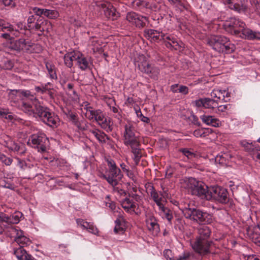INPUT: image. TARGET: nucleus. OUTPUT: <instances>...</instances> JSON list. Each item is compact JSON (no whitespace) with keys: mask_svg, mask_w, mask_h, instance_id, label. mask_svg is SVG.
<instances>
[{"mask_svg":"<svg viewBox=\"0 0 260 260\" xmlns=\"http://www.w3.org/2000/svg\"><path fill=\"white\" fill-rule=\"evenodd\" d=\"M110 123V119L106 118L103 121L100 122L99 125L102 128L105 129L107 132H110L112 129Z\"/></svg>","mask_w":260,"mask_h":260,"instance_id":"43","label":"nucleus"},{"mask_svg":"<svg viewBox=\"0 0 260 260\" xmlns=\"http://www.w3.org/2000/svg\"><path fill=\"white\" fill-rule=\"evenodd\" d=\"M125 231V223L122 218L119 217L115 221V226L114 232L116 234H121L124 233Z\"/></svg>","mask_w":260,"mask_h":260,"instance_id":"32","label":"nucleus"},{"mask_svg":"<svg viewBox=\"0 0 260 260\" xmlns=\"http://www.w3.org/2000/svg\"><path fill=\"white\" fill-rule=\"evenodd\" d=\"M180 151L189 159H191L195 157L194 153L187 149H182Z\"/></svg>","mask_w":260,"mask_h":260,"instance_id":"48","label":"nucleus"},{"mask_svg":"<svg viewBox=\"0 0 260 260\" xmlns=\"http://www.w3.org/2000/svg\"><path fill=\"white\" fill-rule=\"evenodd\" d=\"M145 188L148 194L151 196L156 205L158 206H160L162 204L161 203L162 194L160 192L156 191L151 183H146L145 184Z\"/></svg>","mask_w":260,"mask_h":260,"instance_id":"17","label":"nucleus"},{"mask_svg":"<svg viewBox=\"0 0 260 260\" xmlns=\"http://www.w3.org/2000/svg\"><path fill=\"white\" fill-rule=\"evenodd\" d=\"M229 96V92L225 89H214L212 91V105L218 103V101H226L225 98Z\"/></svg>","mask_w":260,"mask_h":260,"instance_id":"21","label":"nucleus"},{"mask_svg":"<svg viewBox=\"0 0 260 260\" xmlns=\"http://www.w3.org/2000/svg\"><path fill=\"white\" fill-rule=\"evenodd\" d=\"M3 2L6 6L12 7L15 5V0H3Z\"/></svg>","mask_w":260,"mask_h":260,"instance_id":"56","label":"nucleus"},{"mask_svg":"<svg viewBox=\"0 0 260 260\" xmlns=\"http://www.w3.org/2000/svg\"><path fill=\"white\" fill-rule=\"evenodd\" d=\"M121 205L126 212L131 214L135 212V209L137 208V206L136 203L128 198H125L124 200H122Z\"/></svg>","mask_w":260,"mask_h":260,"instance_id":"25","label":"nucleus"},{"mask_svg":"<svg viewBox=\"0 0 260 260\" xmlns=\"http://www.w3.org/2000/svg\"><path fill=\"white\" fill-rule=\"evenodd\" d=\"M200 237L191 243L193 250L201 255L209 253L211 239L210 237V230L207 226H204L200 232Z\"/></svg>","mask_w":260,"mask_h":260,"instance_id":"2","label":"nucleus"},{"mask_svg":"<svg viewBox=\"0 0 260 260\" xmlns=\"http://www.w3.org/2000/svg\"><path fill=\"white\" fill-rule=\"evenodd\" d=\"M159 207V213L163 218L167 219L168 221L171 223L173 218V216L171 210L164 207L163 204L161 205Z\"/></svg>","mask_w":260,"mask_h":260,"instance_id":"30","label":"nucleus"},{"mask_svg":"<svg viewBox=\"0 0 260 260\" xmlns=\"http://www.w3.org/2000/svg\"><path fill=\"white\" fill-rule=\"evenodd\" d=\"M138 145L137 146H134L133 148H132L133 153L135 155V161L137 163L141 157V154H140V150L138 148Z\"/></svg>","mask_w":260,"mask_h":260,"instance_id":"46","label":"nucleus"},{"mask_svg":"<svg viewBox=\"0 0 260 260\" xmlns=\"http://www.w3.org/2000/svg\"><path fill=\"white\" fill-rule=\"evenodd\" d=\"M0 28L3 31H5V30H7L8 31L11 32L15 36H17V34L18 33L17 31H14L13 28V26L11 25L10 23L5 22L4 20L0 19Z\"/></svg>","mask_w":260,"mask_h":260,"instance_id":"33","label":"nucleus"},{"mask_svg":"<svg viewBox=\"0 0 260 260\" xmlns=\"http://www.w3.org/2000/svg\"><path fill=\"white\" fill-rule=\"evenodd\" d=\"M0 186L10 189H13V185L7 182L6 179H0Z\"/></svg>","mask_w":260,"mask_h":260,"instance_id":"50","label":"nucleus"},{"mask_svg":"<svg viewBox=\"0 0 260 260\" xmlns=\"http://www.w3.org/2000/svg\"><path fill=\"white\" fill-rule=\"evenodd\" d=\"M186 185L188 191L192 195L202 198L206 197L208 187L204 183L198 181L195 178H190L186 182Z\"/></svg>","mask_w":260,"mask_h":260,"instance_id":"6","label":"nucleus"},{"mask_svg":"<svg viewBox=\"0 0 260 260\" xmlns=\"http://www.w3.org/2000/svg\"><path fill=\"white\" fill-rule=\"evenodd\" d=\"M32 46V43L28 41H26L24 39L11 41L10 45V47L12 49L17 51L23 50L28 52L32 51L31 48Z\"/></svg>","mask_w":260,"mask_h":260,"instance_id":"13","label":"nucleus"},{"mask_svg":"<svg viewBox=\"0 0 260 260\" xmlns=\"http://www.w3.org/2000/svg\"><path fill=\"white\" fill-rule=\"evenodd\" d=\"M236 36L248 40L260 39V32L253 31L245 26L242 27L240 30H235Z\"/></svg>","mask_w":260,"mask_h":260,"instance_id":"14","label":"nucleus"},{"mask_svg":"<svg viewBox=\"0 0 260 260\" xmlns=\"http://www.w3.org/2000/svg\"><path fill=\"white\" fill-rule=\"evenodd\" d=\"M106 206L108 207L112 211H114L116 209L115 204L113 202H106Z\"/></svg>","mask_w":260,"mask_h":260,"instance_id":"59","label":"nucleus"},{"mask_svg":"<svg viewBox=\"0 0 260 260\" xmlns=\"http://www.w3.org/2000/svg\"><path fill=\"white\" fill-rule=\"evenodd\" d=\"M101 6L105 16L108 18L114 20L119 16L118 13L116 12L115 9L110 3L104 2L101 4Z\"/></svg>","mask_w":260,"mask_h":260,"instance_id":"19","label":"nucleus"},{"mask_svg":"<svg viewBox=\"0 0 260 260\" xmlns=\"http://www.w3.org/2000/svg\"><path fill=\"white\" fill-rule=\"evenodd\" d=\"M246 260H260V256L257 255H249L247 256Z\"/></svg>","mask_w":260,"mask_h":260,"instance_id":"60","label":"nucleus"},{"mask_svg":"<svg viewBox=\"0 0 260 260\" xmlns=\"http://www.w3.org/2000/svg\"><path fill=\"white\" fill-rule=\"evenodd\" d=\"M126 19L132 24L138 27H142L145 22L147 20L146 17L139 15L134 12L128 13L126 15Z\"/></svg>","mask_w":260,"mask_h":260,"instance_id":"18","label":"nucleus"},{"mask_svg":"<svg viewBox=\"0 0 260 260\" xmlns=\"http://www.w3.org/2000/svg\"><path fill=\"white\" fill-rule=\"evenodd\" d=\"M223 26L227 31L236 36L235 30H240L242 27L245 26V24L238 18L231 17L224 20Z\"/></svg>","mask_w":260,"mask_h":260,"instance_id":"11","label":"nucleus"},{"mask_svg":"<svg viewBox=\"0 0 260 260\" xmlns=\"http://www.w3.org/2000/svg\"><path fill=\"white\" fill-rule=\"evenodd\" d=\"M182 212L186 218L204 223L208 222L206 220L207 213L194 208L185 207L182 210Z\"/></svg>","mask_w":260,"mask_h":260,"instance_id":"8","label":"nucleus"},{"mask_svg":"<svg viewBox=\"0 0 260 260\" xmlns=\"http://www.w3.org/2000/svg\"><path fill=\"white\" fill-rule=\"evenodd\" d=\"M91 133L101 143H106L109 140V137L103 132L98 129H91Z\"/></svg>","mask_w":260,"mask_h":260,"instance_id":"27","label":"nucleus"},{"mask_svg":"<svg viewBox=\"0 0 260 260\" xmlns=\"http://www.w3.org/2000/svg\"><path fill=\"white\" fill-rule=\"evenodd\" d=\"M251 4L257 13L260 14V0H251Z\"/></svg>","mask_w":260,"mask_h":260,"instance_id":"49","label":"nucleus"},{"mask_svg":"<svg viewBox=\"0 0 260 260\" xmlns=\"http://www.w3.org/2000/svg\"><path fill=\"white\" fill-rule=\"evenodd\" d=\"M22 217V213L19 211H16L10 216V223L16 224L18 223L20 218Z\"/></svg>","mask_w":260,"mask_h":260,"instance_id":"39","label":"nucleus"},{"mask_svg":"<svg viewBox=\"0 0 260 260\" xmlns=\"http://www.w3.org/2000/svg\"><path fill=\"white\" fill-rule=\"evenodd\" d=\"M76 61L78 67L82 71L89 69L92 64L90 57L86 56L79 51H78L76 55Z\"/></svg>","mask_w":260,"mask_h":260,"instance_id":"16","label":"nucleus"},{"mask_svg":"<svg viewBox=\"0 0 260 260\" xmlns=\"http://www.w3.org/2000/svg\"><path fill=\"white\" fill-rule=\"evenodd\" d=\"M188 92V87L185 86L181 85L179 86L178 92L182 93L184 94H186Z\"/></svg>","mask_w":260,"mask_h":260,"instance_id":"57","label":"nucleus"},{"mask_svg":"<svg viewBox=\"0 0 260 260\" xmlns=\"http://www.w3.org/2000/svg\"><path fill=\"white\" fill-rule=\"evenodd\" d=\"M125 172L127 173V176L135 182L137 181V176L134 174V173L131 171H129L127 169H125Z\"/></svg>","mask_w":260,"mask_h":260,"instance_id":"53","label":"nucleus"},{"mask_svg":"<svg viewBox=\"0 0 260 260\" xmlns=\"http://www.w3.org/2000/svg\"><path fill=\"white\" fill-rule=\"evenodd\" d=\"M78 51H74L66 53L64 56V62L66 66L71 68L73 65V61L76 60V55Z\"/></svg>","mask_w":260,"mask_h":260,"instance_id":"28","label":"nucleus"},{"mask_svg":"<svg viewBox=\"0 0 260 260\" xmlns=\"http://www.w3.org/2000/svg\"><path fill=\"white\" fill-rule=\"evenodd\" d=\"M21 94L23 96L21 100L20 108L29 115L37 114L42 120L51 127H57L59 119L58 116L50 112L48 110L41 106L40 102L30 91L12 90L9 94V98L15 102L18 100L17 96Z\"/></svg>","mask_w":260,"mask_h":260,"instance_id":"1","label":"nucleus"},{"mask_svg":"<svg viewBox=\"0 0 260 260\" xmlns=\"http://www.w3.org/2000/svg\"><path fill=\"white\" fill-rule=\"evenodd\" d=\"M228 7L239 13H244L247 10V2L245 0H224Z\"/></svg>","mask_w":260,"mask_h":260,"instance_id":"12","label":"nucleus"},{"mask_svg":"<svg viewBox=\"0 0 260 260\" xmlns=\"http://www.w3.org/2000/svg\"><path fill=\"white\" fill-rule=\"evenodd\" d=\"M89 46L91 47V50L94 53L102 52V47L96 38H93L90 40Z\"/></svg>","mask_w":260,"mask_h":260,"instance_id":"34","label":"nucleus"},{"mask_svg":"<svg viewBox=\"0 0 260 260\" xmlns=\"http://www.w3.org/2000/svg\"><path fill=\"white\" fill-rule=\"evenodd\" d=\"M46 69L48 71V74L50 77V78L52 79H55L57 78V75L56 73V70L55 66L49 62H47L46 63Z\"/></svg>","mask_w":260,"mask_h":260,"instance_id":"37","label":"nucleus"},{"mask_svg":"<svg viewBox=\"0 0 260 260\" xmlns=\"http://www.w3.org/2000/svg\"><path fill=\"white\" fill-rule=\"evenodd\" d=\"M81 109L83 112L85 113V116L89 120H93L96 116V110H94L89 106L87 102L84 103L81 106Z\"/></svg>","mask_w":260,"mask_h":260,"instance_id":"24","label":"nucleus"},{"mask_svg":"<svg viewBox=\"0 0 260 260\" xmlns=\"http://www.w3.org/2000/svg\"><path fill=\"white\" fill-rule=\"evenodd\" d=\"M5 146L11 150L19 151L20 149V146L10 138H8V140L5 141Z\"/></svg>","mask_w":260,"mask_h":260,"instance_id":"35","label":"nucleus"},{"mask_svg":"<svg viewBox=\"0 0 260 260\" xmlns=\"http://www.w3.org/2000/svg\"><path fill=\"white\" fill-rule=\"evenodd\" d=\"M32 10L37 15H44L45 9H40L37 7H34Z\"/></svg>","mask_w":260,"mask_h":260,"instance_id":"54","label":"nucleus"},{"mask_svg":"<svg viewBox=\"0 0 260 260\" xmlns=\"http://www.w3.org/2000/svg\"><path fill=\"white\" fill-rule=\"evenodd\" d=\"M146 223L147 228L149 231H151L155 233L159 232V225L153 216L150 215L148 216L146 220Z\"/></svg>","mask_w":260,"mask_h":260,"instance_id":"26","label":"nucleus"},{"mask_svg":"<svg viewBox=\"0 0 260 260\" xmlns=\"http://www.w3.org/2000/svg\"><path fill=\"white\" fill-rule=\"evenodd\" d=\"M201 118L203 122L207 125H210L211 124V117L210 116L202 115Z\"/></svg>","mask_w":260,"mask_h":260,"instance_id":"52","label":"nucleus"},{"mask_svg":"<svg viewBox=\"0 0 260 260\" xmlns=\"http://www.w3.org/2000/svg\"><path fill=\"white\" fill-rule=\"evenodd\" d=\"M136 62L139 69L142 72L149 75L151 78H157L159 70L149 63L148 57L143 54L139 55Z\"/></svg>","mask_w":260,"mask_h":260,"instance_id":"5","label":"nucleus"},{"mask_svg":"<svg viewBox=\"0 0 260 260\" xmlns=\"http://www.w3.org/2000/svg\"><path fill=\"white\" fill-rule=\"evenodd\" d=\"M221 125V123L218 119L212 118V126L219 127Z\"/></svg>","mask_w":260,"mask_h":260,"instance_id":"61","label":"nucleus"},{"mask_svg":"<svg viewBox=\"0 0 260 260\" xmlns=\"http://www.w3.org/2000/svg\"><path fill=\"white\" fill-rule=\"evenodd\" d=\"M215 162L219 164H223L224 162V157L222 155H217L215 157Z\"/></svg>","mask_w":260,"mask_h":260,"instance_id":"58","label":"nucleus"},{"mask_svg":"<svg viewBox=\"0 0 260 260\" xmlns=\"http://www.w3.org/2000/svg\"><path fill=\"white\" fill-rule=\"evenodd\" d=\"M145 36L151 41H157L159 40L161 34L154 29H146L144 31Z\"/></svg>","mask_w":260,"mask_h":260,"instance_id":"29","label":"nucleus"},{"mask_svg":"<svg viewBox=\"0 0 260 260\" xmlns=\"http://www.w3.org/2000/svg\"><path fill=\"white\" fill-rule=\"evenodd\" d=\"M9 232L10 236L14 238L15 241L20 246L23 247L30 244L31 242L29 239L18 227H12L9 229Z\"/></svg>","mask_w":260,"mask_h":260,"instance_id":"10","label":"nucleus"},{"mask_svg":"<svg viewBox=\"0 0 260 260\" xmlns=\"http://www.w3.org/2000/svg\"><path fill=\"white\" fill-rule=\"evenodd\" d=\"M96 116L94 119L99 124L100 122L103 121L106 117L104 116L103 112L100 110H96Z\"/></svg>","mask_w":260,"mask_h":260,"instance_id":"45","label":"nucleus"},{"mask_svg":"<svg viewBox=\"0 0 260 260\" xmlns=\"http://www.w3.org/2000/svg\"><path fill=\"white\" fill-rule=\"evenodd\" d=\"M123 137L124 144L129 145L131 148L139 145V142L134 134V128L131 123H127L125 125Z\"/></svg>","mask_w":260,"mask_h":260,"instance_id":"9","label":"nucleus"},{"mask_svg":"<svg viewBox=\"0 0 260 260\" xmlns=\"http://www.w3.org/2000/svg\"><path fill=\"white\" fill-rule=\"evenodd\" d=\"M13 253L18 260H34V257L28 254L23 247L14 249Z\"/></svg>","mask_w":260,"mask_h":260,"instance_id":"23","label":"nucleus"},{"mask_svg":"<svg viewBox=\"0 0 260 260\" xmlns=\"http://www.w3.org/2000/svg\"><path fill=\"white\" fill-rule=\"evenodd\" d=\"M69 117L73 121V122L76 123V116L73 113H69Z\"/></svg>","mask_w":260,"mask_h":260,"instance_id":"63","label":"nucleus"},{"mask_svg":"<svg viewBox=\"0 0 260 260\" xmlns=\"http://www.w3.org/2000/svg\"><path fill=\"white\" fill-rule=\"evenodd\" d=\"M107 162L109 170L107 172V174L105 175L104 177L109 184L113 186H115L118 184V182L121 179L123 175L113 159H108Z\"/></svg>","mask_w":260,"mask_h":260,"instance_id":"3","label":"nucleus"},{"mask_svg":"<svg viewBox=\"0 0 260 260\" xmlns=\"http://www.w3.org/2000/svg\"><path fill=\"white\" fill-rule=\"evenodd\" d=\"M192 104L197 108H210L211 106V101L207 98L201 99L193 102Z\"/></svg>","mask_w":260,"mask_h":260,"instance_id":"31","label":"nucleus"},{"mask_svg":"<svg viewBox=\"0 0 260 260\" xmlns=\"http://www.w3.org/2000/svg\"><path fill=\"white\" fill-rule=\"evenodd\" d=\"M227 190L223 187L219 186L212 187V199L221 203L227 202Z\"/></svg>","mask_w":260,"mask_h":260,"instance_id":"15","label":"nucleus"},{"mask_svg":"<svg viewBox=\"0 0 260 260\" xmlns=\"http://www.w3.org/2000/svg\"><path fill=\"white\" fill-rule=\"evenodd\" d=\"M41 28H42V31L49 32L52 30V25L50 21L45 20L42 22L41 26H40L39 29H41Z\"/></svg>","mask_w":260,"mask_h":260,"instance_id":"44","label":"nucleus"},{"mask_svg":"<svg viewBox=\"0 0 260 260\" xmlns=\"http://www.w3.org/2000/svg\"><path fill=\"white\" fill-rule=\"evenodd\" d=\"M212 48L218 52L230 53L234 51L235 47L225 37L212 36Z\"/></svg>","mask_w":260,"mask_h":260,"instance_id":"4","label":"nucleus"},{"mask_svg":"<svg viewBox=\"0 0 260 260\" xmlns=\"http://www.w3.org/2000/svg\"><path fill=\"white\" fill-rule=\"evenodd\" d=\"M179 87V85L175 84L171 86V89L173 92H178Z\"/></svg>","mask_w":260,"mask_h":260,"instance_id":"62","label":"nucleus"},{"mask_svg":"<svg viewBox=\"0 0 260 260\" xmlns=\"http://www.w3.org/2000/svg\"><path fill=\"white\" fill-rule=\"evenodd\" d=\"M44 15L50 19H56L59 16V13L55 10L45 9Z\"/></svg>","mask_w":260,"mask_h":260,"instance_id":"41","label":"nucleus"},{"mask_svg":"<svg viewBox=\"0 0 260 260\" xmlns=\"http://www.w3.org/2000/svg\"><path fill=\"white\" fill-rule=\"evenodd\" d=\"M3 163L7 166L10 165L12 162V159L10 157H7L3 155L1 157Z\"/></svg>","mask_w":260,"mask_h":260,"instance_id":"55","label":"nucleus"},{"mask_svg":"<svg viewBox=\"0 0 260 260\" xmlns=\"http://www.w3.org/2000/svg\"><path fill=\"white\" fill-rule=\"evenodd\" d=\"M252 238L254 242L260 246V228L259 226L254 229Z\"/></svg>","mask_w":260,"mask_h":260,"instance_id":"42","label":"nucleus"},{"mask_svg":"<svg viewBox=\"0 0 260 260\" xmlns=\"http://www.w3.org/2000/svg\"><path fill=\"white\" fill-rule=\"evenodd\" d=\"M27 144L32 145L37 147L39 151L45 152L49 144V141L45 134L42 132H39L37 134L32 135L29 138Z\"/></svg>","mask_w":260,"mask_h":260,"instance_id":"7","label":"nucleus"},{"mask_svg":"<svg viewBox=\"0 0 260 260\" xmlns=\"http://www.w3.org/2000/svg\"><path fill=\"white\" fill-rule=\"evenodd\" d=\"M136 113L137 117L138 118H139L141 121H142L144 122L147 123L149 122V121H150L149 118H148L147 117L144 116L142 114V113L140 109L136 110Z\"/></svg>","mask_w":260,"mask_h":260,"instance_id":"47","label":"nucleus"},{"mask_svg":"<svg viewBox=\"0 0 260 260\" xmlns=\"http://www.w3.org/2000/svg\"><path fill=\"white\" fill-rule=\"evenodd\" d=\"M161 38L167 42L166 46L167 47L173 48L175 50H179L181 48V44L177 42L174 36L161 33Z\"/></svg>","mask_w":260,"mask_h":260,"instance_id":"20","label":"nucleus"},{"mask_svg":"<svg viewBox=\"0 0 260 260\" xmlns=\"http://www.w3.org/2000/svg\"><path fill=\"white\" fill-rule=\"evenodd\" d=\"M52 88V86L50 83L42 85L41 87L37 86L35 87V90L38 92H41V93H48L51 95L50 89Z\"/></svg>","mask_w":260,"mask_h":260,"instance_id":"40","label":"nucleus"},{"mask_svg":"<svg viewBox=\"0 0 260 260\" xmlns=\"http://www.w3.org/2000/svg\"><path fill=\"white\" fill-rule=\"evenodd\" d=\"M164 255L167 260H183L187 258L189 255L184 254L183 255L179 256V257L174 259L172 256V253L171 250L169 249H166L164 251Z\"/></svg>","mask_w":260,"mask_h":260,"instance_id":"36","label":"nucleus"},{"mask_svg":"<svg viewBox=\"0 0 260 260\" xmlns=\"http://www.w3.org/2000/svg\"><path fill=\"white\" fill-rule=\"evenodd\" d=\"M229 105H220L218 106V103H215L212 105V110L220 114L221 113H224L228 110ZM223 115L224 114H223Z\"/></svg>","mask_w":260,"mask_h":260,"instance_id":"38","label":"nucleus"},{"mask_svg":"<svg viewBox=\"0 0 260 260\" xmlns=\"http://www.w3.org/2000/svg\"><path fill=\"white\" fill-rule=\"evenodd\" d=\"M76 222L78 225L83 229L86 230L89 233L96 235L98 233L97 228L93 223L88 222L82 219H77Z\"/></svg>","mask_w":260,"mask_h":260,"instance_id":"22","label":"nucleus"},{"mask_svg":"<svg viewBox=\"0 0 260 260\" xmlns=\"http://www.w3.org/2000/svg\"><path fill=\"white\" fill-rule=\"evenodd\" d=\"M4 118L12 120L13 119V115L9 113L7 111L6 113V115L4 116Z\"/></svg>","mask_w":260,"mask_h":260,"instance_id":"64","label":"nucleus"},{"mask_svg":"<svg viewBox=\"0 0 260 260\" xmlns=\"http://www.w3.org/2000/svg\"><path fill=\"white\" fill-rule=\"evenodd\" d=\"M0 220L3 222H5L7 223H10V216L7 215L5 213L0 212Z\"/></svg>","mask_w":260,"mask_h":260,"instance_id":"51","label":"nucleus"}]
</instances>
